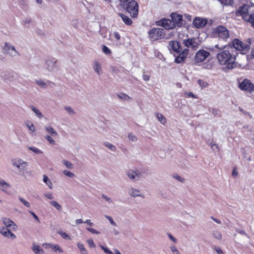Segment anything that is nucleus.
<instances>
[{
    "mask_svg": "<svg viewBox=\"0 0 254 254\" xmlns=\"http://www.w3.org/2000/svg\"><path fill=\"white\" fill-rule=\"evenodd\" d=\"M113 35L117 40H119L120 39L121 36L120 34L118 32H114Z\"/></svg>",
    "mask_w": 254,
    "mask_h": 254,
    "instance_id": "774afa93",
    "label": "nucleus"
},
{
    "mask_svg": "<svg viewBox=\"0 0 254 254\" xmlns=\"http://www.w3.org/2000/svg\"><path fill=\"white\" fill-rule=\"evenodd\" d=\"M162 26L166 29H172L175 28V24L172 19H164L161 21Z\"/></svg>",
    "mask_w": 254,
    "mask_h": 254,
    "instance_id": "aec40b11",
    "label": "nucleus"
},
{
    "mask_svg": "<svg viewBox=\"0 0 254 254\" xmlns=\"http://www.w3.org/2000/svg\"><path fill=\"white\" fill-rule=\"evenodd\" d=\"M251 6L248 4H243L238 7L236 10L235 14L237 16H241L243 19L247 21L250 17V10Z\"/></svg>",
    "mask_w": 254,
    "mask_h": 254,
    "instance_id": "7ed1b4c3",
    "label": "nucleus"
},
{
    "mask_svg": "<svg viewBox=\"0 0 254 254\" xmlns=\"http://www.w3.org/2000/svg\"><path fill=\"white\" fill-rule=\"evenodd\" d=\"M100 247L106 254H113V253L106 247L102 245H100Z\"/></svg>",
    "mask_w": 254,
    "mask_h": 254,
    "instance_id": "5fc2aeb1",
    "label": "nucleus"
},
{
    "mask_svg": "<svg viewBox=\"0 0 254 254\" xmlns=\"http://www.w3.org/2000/svg\"><path fill=\"white\" fill-rule=\"evenodd\" d=\"M170 249L174 254H180L179 251L178 250V249L176 248L175 246H171Z\"/></svg>",
    "mask_w": 254,
    "mask_h": 254,
    "instance_id": "e2e57ef3",
    "label": "nucleus"
},
{
    "mask_svg": "<svg viewBox=\"0 0 254 254\" xmlns=\"http://www.w3.org/2000/svg\"><path fill=\"white\" fill-rule=\"evenodd\" d=\"M126 175L132 181H136L139 180L141 172L137 169H128L126 172Z\"/></svg>",
    "mask_w": 254,
    "mask_h": 254,
    "instance_id": "9d476101",
    "label": "nucleus"
},
{
    "mask_svg": "<svg viewBox=\"0 0 254 254\" xmlns=\"http://www.w3.org/2000/svg\"><path fill=\"white\" fill-rule=\"evenodd\" d=\"M207 23V20L205 19L196 17L193 21V25L197 28L204 26Z\"/></svg>",
    "mask_w": 254,
    "mask_h": 254,
    "instance_id": "6ab92c4d",
    "label": "nucleus"
},
{
    "mask_svg": "<svg viewBox=\"0 0 254 254\" xmlns=\"http://www.w3.org/2000/svg\"><path fill=\"white\" fill-rule=\"evenodd\" d=\"M29 212L33 216V217L37 221H38V222H40L39 217L34 212L31 211H29Z\"/></svg>",
    "mask_w": 254,
    "mask_h": 254,
    "instance_id": "69168bd1",
    "label": "nucleus"
},
{
    "mask_svg": "<svg viewBox=\"0 0 254 254\" xmlns=\"http://www.w3.org/2000/svg\"><path fill=\"white\" fill-rule=\"evenodd\" d=\"M130 14L132 17H136L138 15V5L137 2L134 0H131L126 4L124 7Z\"/></svg>",
    "mask_w": 254,
    "mask_h": 254,
    "instance_id": "39448f33",
    "label": "nucleus"
},
{
    "mask_svg": "<svg viewBox=\"0 0 254 254\" xmlns=\"http://www.w3.org/2000/svg\"><path fill=\"white\" fill-rule=\"evenodd\" d=\"M28 149L36 154H41L43 151L36 147H29Z\"/></svg>",
    "mask_w": 254,
    "mask_h": 254,
    "instance_id": "ea45409f",
    "label": "nucleus"
},
{
    "mask_svg": "<svg viewBox=\"0 0 254 254\" xmlns=\"http://www.w3.org/2000/svg\"><path fill=\"white\" fill-rule=\"evenodd\" d=\"M45 128L46 131L50 134L51 135L53 136H56L58 135V133L52 127L50 126H46Z\"/></svg>",
    "mask_w": 254,
    "mask_h": 254,
    "instance_id": "a878e982",
    "label": "nucleus"
},
{
    "mask_svg": "<svg viewBox=\"0 0 254 254\" xmlns=\"http://www.w3.org/2000/svg\"><path fill=\"white\" fill-rule=\"evenodd\" d=\"M119 15L121 17L123 21L127 24L130 25L132 24V21L131 19L129 18L128 16L125 15L122 13H119Z\"/></svg>",
    "mask_w": 254,
    "mask_h": 254,
    "instance_id": "b1692460",
    "label": "nucleus"
},
{
    "mask_svg": "<svg viewBox=\"0 0 254 254\" xmlns=\"http://www.w3.org/2000/svg\"><path fill=\"white\" fill-rule=\"evenodd\" d=\"M210 55V54L209 52L203 49L199 50L195 54L194 61L195 63H201L204 61Z\"/></svg>",
    "mask_w": 254,
    "mask_h": 254,
    "instance_id": "0eeeda50",
    "label": "nucleus"
},
{
    "mask_svg": "<svg viewBox=\"0 0 254 254\" xmlns=\"http://www.w3.org/2000/svg\"><path fill=\"white\" fill-rule=\"evenodd\" d=\"M117 96L119 98L124 101H128L131 99L128 95L124 93H119Z\"/></svg>",
    "mask_w": 254,
    "mask_h": 254,
    "instance_id": "c756f323",
    "label": "nucleus"
},
{
    "mask_svg": "<svg viewBox=\"0 0 254 254\" xmlns=\"http://www.w3.org/2000/svg\"><path fill=\"white\" fill-rule=\"evenodd\" d=\"M173 177L178 181H179L180 182H184L185 179L181 177L180 176H179L178 174H174L173 175Z\"/></svg>",
    "mask_w": 254,
    "mask_h": 254,
    "instance_id": "052dcab7",
    "label": "nucleus"
},
{
    "mask_svg": "<svg viewBox=\"0 0 254 254\" xmlns=\"http://www.w3.org/2000/svg\"><path fill=\"white\" fill-rule=\"evenodd\" d=\"M0 187L1 191L5 192V190L10 187V186L6 183L3 179H0Z\"/></svg>",
    "mask_w": 254,
    "mask_h": 254,
    "instance_id": "5701e85b",
    "label": "nucleus"
},
{
    "mask_svg": "<svg viewBox=\"0 0 254 254\" xmlns=\"http://www.w3.org/2000/svg\"><path fill=\"white\" fill-rule=\"evenodd\" d=\"M44 195L49 199H53L54 198V196L51 193H45Z\"/></svg>",
    "mask_w": 254,
    "mask_h": 254,
    "instance_id": "338daca9",
    "label": "nucleus"
},
{
    "mask_svg": "<svg viewBox=\"0 0 254 254\" xmlns=\"http://www.w3.org/2000/svg\"><path fill=\"white\" fill-rule=\"evenodd\" d=\"M105 217L109 221L111 224H112V225L115 226H117L116 223L115 222V221H114V220L111 216L106 215Z\"/></svg>",
    "mask_w": 254,
    "mask_h": 254,
    "instance_id": "bf43d9fd",
    "label": "nucleus"
},
{
    "mask_svg": "<svg viewBox=\"0 0 254 254\" xmlns=\"http://www.w3.org/2000/svg\"><path fill=\"white\" fill-rule=\"evenodd\" d=\"M128 194L133 197H141L142 198L144 197V195L141 193V191L137 189L131 188L128 190Z\"/></svg>",
    "mask_w": 254,
    "mask_h": 254,
    "instance_id": "a211bd4d",
    "label": "nucleus"
},
{
    "mask_svg": "<svg viewBox=\"0 0 254 254\" xmlns=\"http://www.w3.org/2000/svg\"><path fill=\"white\" fill-rule=\"evenodd\" d=\"M253 59H254V48L252 49L251 54L247 56V61L249 63H250V61Z\"/></svg>",
    "mask_w": 254,
    "mask_h": 254,
    "instance_id": "de8ad7c7",
    "label": "nucleus"
},
{
    "mask_svg": "<svg viewBox=\"0 0 254 254\" xmlns=\"http://www.w3.org/2000/svg\"><path fill=\"white\" fill-rule=\"evenodd\" d=\"M18 199L27 207L29 208L30 204L29 202L21 197H18Z\"/></svg>",
    "mask_w": 254,
    "mask_h": 254,
    "instance_id": "3c124183",
    "label": "nucleus"
},
{
    "mask_svg": "<svg viewBox=\"0 0 254 254\" xmlns=\"http://www.w3.org/2000/svg\"><path fill=\"white\" fill-rule=\"evenodd\" d=\"M58 233L59 234H60L61 236V237L64 239L69 240H71V237L67 234H66L65 232H64L61 231H58Z\"/></svg>",
    "mask_w": 254,
    "mask_h": 254,
    "instance_id": "79ce46f5",
    "label": "nucleus"
},
{
    "mask_svg": "<svg viewBox=\"0 0 254 254\" xmlns=\"http://www.w3.org/2000/svg\"><path fill=\"white\" fill-rule=\"evenodd\" d=\"M104 144L105 146H106L108 149H109L110 150L115 152L117 150V147L112 144L110 142H104Z\"/></svg>",
    "mask_w": 254,
    "mask_h": 254,
    "instance_id": "473e14b6",
    "label": "nucleus"
},
{
    "mask_svg": "<svg viewBox=\"0 0 254 254\" xmlns=\"http://www.w3.org/2000/svg\"><path fill=\"white\" fill-rule=\"evenodd\" d=\"M102 50L106 55H110L111 54V50L105 45H103L102 47Z\"/></svg>",
    "mask_w": 254,
    "mask_h": 254,
    "instance_id": "37998d69",
    "label": "nucleus"
},
{
    "mask_svg": "<svg viewBox=\"0 0 254 254\" xmlns=\"http://www.w3.org/2000/svg\"><path fill=\"white\" fill-rule=\"evenodd\" d=\"M35 83L41 88H46L47 84L45 81L41 79L35 80Z\"/></svg>",
    "mask_w": 254,
    "mask_h": 254,
    "instance_id": "c9c22d12",
    "label": "nucleus"
},
{
    "mask_svg": "<svg viewBox=\"0 0 254 254\" xmlns=\"http://www.w3.org/2000/svg\"><path fill=\"white\" fill-rule=\"evenodd\" d=\"M2 49L3 53L9 57L14 58L19 55L14 46L8 42L4 43Z\"/></svg>",
    "mask_w": 254,
    "mask_h": 254,
    "instance_id": "20e7f679",
    "label": "nucleus"
},
{
    "mask_svg": "<svg viewBox=\"0 0 254 254\" xmlns=\"http://www.w3.org/2000/svg\"><path fill=\"white\" fill-rule=\"evenodd\" d=\"M156 116L158 120L160 121V122L163 124L165 125L166 123V118L163 116V115L160 113H157L156 114Z\"/></svg>",
    "mask_w": 254,
    "mask_h": 254,
    "instance_id": "72a5a7b5",
    "label": "nucleus"
},
{
    "mask_svg": "<svg viewBox=\"0 0 254 254\" xmlns=\"http://www.w3.org/2000/svg\"><path fill=\"white\" fill-rule=\"evenodd\" d=\"M63 174L65 175L66 176L70 178H73L74 177L75 175L73 173L67 171V170H64L63 171Z\"/></svg>",
    "mask_w": 254,
    "mask_h": 254,
    "instance_id": "8fccbe9b",
    "label": "nucleus"
},
{
    "mask_svg": "<svg viewBox=\"0 0 254 254\" xmlns=\"http://www.w3.org/2000/svg\"><path fill=\"white\" fill-rule=\"evenodd\" d=\"M77 246L81 254H88V252H87V250L85 248L84 245L82 244H81L80 243H78L77 244Z\"/></svg>",
    "mask_w": 254,
    "mask_h": 254,
    "instance_id": "c85d7f7f",
    "label": "nucleus"
},
{
    "mask_svg": "<svg viewBox=\"0 0 254 254\" xmlns=\"http://www.w3.org/2000/svg\"><path fill=\"white\" fill-rule=\"evenodd\" d=\"M54 252L58 253H63V250L58 244H54L52 249Z\"/></svg>",
    "mask_w": 254,
    "mask_h": 254,
    "instance_id": "2f4dec72",
    "label": "nucleus"
},
{
    "mask_svg": "<svg viewBox=\"0 0 254 254\" xmlns=\"http://www.w3.org/2000/svg\"><path fill=\"white\" fill-rule=\"evenodd\" d=\"M64 109L69 115L73 116L75 115V112L71 107L65 106L64 107Z\"/></svg>",
    "mask_w": 254,
    "mask_h": 254,
    "instance_id": "f704fd0d",
    "label": "nucleus"
},
{
    "mask_svg": "<svg viewBox=\"0 0 254 254\" xmlns=\"http://www.w3.org/2000/svg\"><path fill=\"white\" fill-rule=\"evenodd\" d=\"M94 70L97 72V73L100 75L102 73V69L101 64L97 61H94L93 65Z\"/></svg>",
    "mask_w": 254,
    "mask_h": 254,
    "instance_id": "412c9836",
    "label": "nucleus"
},
{
    "mask_svg": "<svg viewBox=\"0 0 254 254\" xmlns=\"http://www.w3.org/2000/svg\"><path fill=\"white\" fill-rule=\"evenodd\" d=\"M30 108L32 110L33 112L35 113L36 116L40 119L43 117V115L40 110L37 108L33 106H30Z\"/></svg>",
    "mask_w": 254,
    "mask_h": 254,
    "instance_id": "cd10ccee",
    "label": "nucleus"
},
{
    "mask_svg": "<svg viewBox=\"0 0 254 254\" xmlns=\"http://www.w3.org/2000/svg\"><path fill=\"white\" fill-rule=\"evenodd\" d=\"M167 235L168 236L169 239L174 243H177L178 242L177 239L174 237L171 234H170V233H168Z\"/></svg>",
    "mask_w": 254,
    "mask_h": 254,
    "instance_id": "0e129e2a",
    "label": "nucleus"
},
{
    "mask_svg": "<svg viewBox=\"0 0 254 254\" xmlns=\"http://www.w3.org/2000/svg\"><path fill=\"white\" fill-rule=\"evenodd\" d=\"M1 220L5 227L9 228H10L14 231H16L17 230V225L10 218L2 217Z\"/></svg>",
    "mask_w": 254,
    "mask_h": 254,
    "instance_id": "2eb2a0df",
    "label": "nucleus"
},
{
    "mask_svg": "<svg viewBox=\"0 0 254 254\" xmlns=\"http://www.w3.org/2000/svg\"><path fill=\"white\" fill-rule=\"evenodd\" d=\"M62 163L68 169H72L73 168V165L66 160H63Z\"/></svg>",
    "mask_w": 254,
    "mask_h": 254,
    "instance_id": "4c0bfd02",
    "label": "nucleus"
},
{
    "mask_svg": "<svg viewBox=\"0 0 254 254\" xmlns=\"http://www.w3.org/2000/svg\"><path fill=\"white\" fill-rule=\"evenodd\" d=\"M212 235L217 240H220L222 239V235L220 231H213L212 232Z\"/></svg>",
    "mask_w": 254,
    "mask_h": 254,
    "instance_id": "e433bc0d",
    "label": "nucleus"
},
{
    "mask_svg": "<svg viewBox=\"0 0 254 254\" xmlns=\"http://www.w3.org/2000/svg\"><path fill=\"white\" fill-rule=\"evenodd\" d=\"M24 124L31 132H34L35 131V127L31 121H27L25 122Z\"/></svg>",
    "mask_w": 254,
    "mask_h": 254,
    "instance_id": "393cba45",
    "label": "nucleus"
},
{
    "mask_svg": "<svg viewBox=\"0 0 254 254\" xmlns=\"http://www.w3.org/2000/svg\"><path fill=\"white\" fill-rule=\"evenodd\" d=\"M43 182L49 187V188H50L51 189H52L53 184L47 175H43Z\"/></svg>",
    "mask_w": 254,
    "mask_h": 254,
    "instance_id": "bb28decb",
    "label": "nucleus"
},
{
    "mask_svg": "<svg viewBox=\"0 0 254 254\" xmlns=\"http://www.w3.org/2000/svg\"><path fill=\"white\" fill-rule=\"evenodd\" d=\"M45 138L50 144L53 145L55 144V141L50 135L46 136Z\"/></svg>",
    "mask_w": 254,
    "mask_h": 254,
    "instance_id": "680f3d73",
    "label": "nucleus"
},
{
    "mask_svg": "<svg viewBox=\"0 0 254 254\" xmlns=\"http://www.w3.org/2000/svg\"><path fill=\"white\" fill-rule=\"evenodd\" d=\"M197 83L202 88H204L208 85V83L206 81L202 79L198 80Z\"/></svg>",
    "mask_w": 254,
    "mask_h": 254,
    "instance_id": "58836bf2",
    "label": "nucleus"
},
{
    "mask_svg": "<svg viewBox=\"0 0 254 254\" xmlns=\"http://www.w3.org/2000/svg\"><path fill=\"white\" fill-rule=\"evenodd\" d=\"M172 21L174 22L175 27L177 26L178 27L182 26L183 24V16L182 15L178 14L175 13H173L171 15Z\"/></svg>",
    "mask_w": 254,
    "mask_h": 254,
    "instance_id": "dca6fc26",
    "label": "nucleus"
},
{
    "mask_svg": "<svg viewBox=\"0 0 254 254\" xmlns=\"http://www.w3.org/2000/svg\"><path fill=\"white\" fill-rule=\"evenodd\" d=\"M50 203L58 210H62L61 205L56 201H51Z\"/></svg>",
    "mask_w": 254,
    "mask_h": 254,
    "instance_id": "a19ab883",
    "label": "nucleus"
},
{
    "mask_svg": "<svg viewBox=\"0 0 254 254\" xmlns=\"http://www.w3.org/2000/svg\"><path fill=\"white\" fill-rule=\"evenodd\" d=\"M86 230L87 231H88L89 232H91L92 234H100V232L97 231L95 229H94L92 228H90V227H87L86 228Z\"/></svg>",
    "mask_w": 254,
    "mask_h": 254,
    "instance_id": "864d4df0",
    "label": "nucleus"
},
{
    "mask_svg": "<svg viewBox=\"0 0 254 254\" xmlns=\"http://www.w3.org/2000/svg\"><path fill=\"white\" fill-rule=\"evenodd\" d=\"M213 33L218 38L224 41H226L230 36L229 31L223 26H219L214 29Z\"/></svg>",
    "mask_w": 254,
    "mask_h": 254,
    "instance_id": "423d86ee",
    "label": "nucleus"
},
{
    "mask_svg": "<svg viewBox=\"0 0 254 254\" xmlns=\"http://www.w3.org/2000/svg\"><path fill=\"white\" fill-rule=\"evenodd\" d=\"M183 43L187 47L196 49L198 47L200 44V41L195 38H190L184 40Z\"/></svg>",
    "mask_w": 254,
    "mask_h": 254,
    "instance_id": "ddd939ff",
    "label": "nucleus"
},
{
    "mask_svg": "<svg viewBox=\"0 0 254 254\" xmlns=\"http://www.w3.org/2000/svg\"><path fill=\"white\" fill-rule=\"evenodd\" d=\"M236 231L239 234H241V235H244L246 237H247L248 238H250V237L248 235V234H247L243 230H240L238 228H237L236 229Z\"/></svg>",
    "mask_w": 254,
    "mask_h": 254,
    "instance_id": "4d7b16f0",
    "label": "nucleus"
},
{
    "mask_svg": "<svg viewBox=\"0 0 254 254\" xmlns=\"http://www.w3.org/2000/svg\"><path fill=\"white\" fill-rule=\"evenodd\" d=\"M0 233L3 237L8 239L14 240L16 238L15 234L10 231V230L9 229V228L6 227L0 226Z\"/></svg>",
    "mask_w": 254,
    "mask_h": 254,
    "instance_id": "4468645a",
    "label": "nucleus"
},
{
    "mask_svg": "<svg viewBox=\"0 0 254 254\" xmlns=\"http://www.w3.org/2000/svg\"><path fill=\"white\" fill-rule=\"evenodd\" d=\"M186 58V56L182 54V53L180 54L179 56H178L175 59V62L180 64L182 63Z\"/></svg>",
    "mask_w": 254,
    "mask_h": 254,
    "instance_id": "7c9ffc66",
    "label": "nucleus"
},
{
    "mask_svg": "<svg viewBox=\"0 0 254 254\" xmlns=\"http://www.w3.org/2000/svg\"><path fill=\"white\" fill-rule=\"evenodd\" d=\"M184 95H185V97L186 98H194V99H197V95H194L193 93H192L191 92H185L184 93Z\"/></svg>",
    "mask_w": 254,
    "mask_h": 254,
    "instance_id": "a18cd8bd",
    "label": "nucleus"
},
{
    "mask_svg": "<svg viewBox=\"0 0 254 254\" xmlns=\"http://www.w3.org/2000/svg\"><path fill=\"white\" fill-rule=\"evenodd\" d=\"M86 241H87V243H88L89 247L95 248L96 247V245H95L93 240L92 239H88Z\"/></svg>",
    "mask_w": 254,
    "mask_h": 254,
    "instance_id": "603ef678",
    "label": "nucleus"
},
{
    "mask_svg": "<svg viewBox=\"0 0 254 254\" xmlns=\"http://www.w3.org/2000/svg\"><path fill=\"white\" fill-rule=\"evenodd\" d=\"M127 136L128 139L132 141L136 142L137 140V137L131 132L128 133Z\"/></svg>",
    "mask_w": 254,
    "mask_h": 254,
    "instance_id": "c03bdc74",
    "label": "nucleus"
},
{
    "mask_svg": "<svg viewBox=\"0 0 254 254\" xmlns=\"http://www.w3.org/2000/svg\"><path fill=\"white\" fill-rule=\"evenodd\" d=\"M53 245H54V244H53L52 243H43L42 244V246L47 249H52Z\"/></svg>",
    "mask_w": 254,
    "mask_h": 254,
    "instance_id": "6e6d98bb",
    "label": "nucleus"
},
{
    "mask_svg": "<svg viewBox=\"0 0 254 254\" xmlns=\"http://www.w3.org/2000/svg\"><path fill=\"white\" fill-rule=\"evenodd\" d=\"M219 1L223 5H230L233 4V0H219Z\"/></svg>",
    "mask_w": 254,
    "mask_h": 254,
    "instance_id": "49530a36",
    "label": "nucleus"
},
{
    "mask_svg": "<svg viewBox=\"0 0 254 254\" xmlns=\"http://www.w3.org/2000/svg\"><path fill=\"white\" fill-rule=\"evenodd\" d=\"M12 165L20 171H24L28 166V163L20 158L12 159L11 160Z\"/></svg>",
    "mask_w": 254,
    "mask_h": 254,
    "instance_id": "6e6552de",
    "label": "nucleus"
},
{
    "mask_svg": "<svg viewBox=\"0 0 254 254\" xmlns=\"http://www.w3.org/2000/svg\"><path fill=\"white\" fill-rule=\"evenodd\" d=\"M31 250L35 254H43V249L36 243H33Z\"/></svg>",
    "mask_w": 254,
    "mask_h": 254,
    "instance_id": "4be33fe9",
    "label": "nucleus"
},
{
    "mask_svg": "<svg viewBox=\"0 0 254 254\" xmlns=\"http://www.w3.org/2000/svg\"><path fill=\"white\" fill-rule=\"evenodd\" d=\"M251 45V39H248L246 42H244L238 39H235L233 40L232 43L229 44L228 46L233 49L234 48L238 51L241 52L242 54H244V52L250 49Z\"/></svg>",
    "mask_w": 254,
    "mask_h": 254,
    "instance_id": "f03ea898",
    "label": "nucleus"
},
{
    "mask_svg": "<svg viewBox=\"0 0 254 254\" xmlns=\"http://www.w3.org/2000/svg\"><path fill=\"white\" fill-rule=\"evenodd\" d=\"M164 32L162 28H153L148 32L149 39L154 41L160 39Z\"/></svg>",
    "mask_w": 254,
    "mask_h": 254,
    "instance_id": "1a4fd4ad",
    "label": "nucleus"
},
{
    "mask_svg": "<svg viewBox=\"0 0 254 254\" xmlns=\"http://www.w3.org/2000/svg\"><path fill=\"white\" fill-rule=\"evenodd\" d=\"M57 66V61L55 58H50L45 61V67L48 71L53 72Z\"/></svg>",
    "mask_w": 254,
    "mask_h": 254,
    "instance_id": "9b49d317",
    "label": "nucleus"
},
{
    "mask_svg": "<svg viewBox=\"0 0 254 254\" xmlns=\"http://www.w3.org/2000/svg\"><path fill=\"white\" fill-rule=\"evenodd\" d=\"M247 22H250L252 26L254 28V13H251L250 14V17Z\"/></svg>",
    "mask_w": 254,
    "mask_h": 254,
    "instance_id": "09e8293b",
    "label": "nucleus"
},
{
    "mask_svg": "<svg viewBox=\"0 0 254 254\" xmlns=\"http://www.w3.org/2000/svg\"><path fill=\"white\" fill-rule=\"evenodd\" d=\"M102 198H103L104 199H105V200L107 201L108 203H113V200L109 197L107 196V195H106L105 194H103L102 195Z\"/></svg>",
    "mask_w": 254,
    "mask_h": 254,
    "instance_id": "13d9d810",
    "label": "nucleus"
},
{
    "mask_svg": "<svg viewBox=\"0 0 254 254\" xmlns=\"http://www.w3.org/2000/svg\"><path fill=\"white\" fill-rule=\"evenodd\" d=\"M215 47L219 49L216 54V58L219 64L225 65L229 69H233L236 67V59L238 53L228 45L220 47L216 45Z\"/></svg>",
    "mask_w": 254,
    "mask_h": 254,
    "instance_id": "f257e3e1",
    "label": "nucleus"
},
{
    "mask_svg": "<svg viewBox=\"0 0 254 254\" xmlns=\"http://www.w3.org/2000/svg\"><path fill=\"white\" fill-rule=\"evenodd\" d=\"M168 48L170 50H172L177 53H179L182 51V47L180 43L176 41L170 42L168 45Z\"/></svg>",
    "mask_w": 254,
    "mask_h": 254,
    "instance_id": "f3484780",
    "label": "nucleus"
},
{
    "mask_svg": "<svg viewBox=\"0 0 254 254\" xmlns=\"http://www.w3.org/2000/svg\"><path fill=\"white\" fill-rule=\"evenodd\" d=\"M239 87L241 90L250 92L254 90V84L250 80L246 78L242 82H239Z\"/></svg>",
    "mask_w": 254,
    "mask_h": 254,
    "instance_id": "f8f14e48",
    "label": "nucleus"
}]
</instances>
